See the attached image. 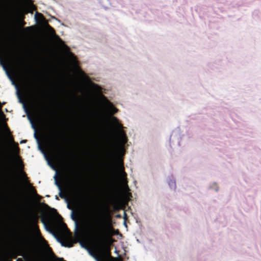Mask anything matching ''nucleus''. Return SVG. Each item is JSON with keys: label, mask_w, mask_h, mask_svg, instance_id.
Returning <instances> with one entry per match:
<instances>
[{"label": "nucleus", "mask_w": 261, "mask_h": 261, "mask_svg": "<svg viewBox=\"0 0 261 261\" xmlns=\"http://www.w3.org/2000/svg\"><path fill=\"white\" fill-rule=\"evenodd\" d=\"M86 229L87 233L97 241L114 233L111 219L105 216L103 213L99 216L88 214L86 217Z\"/></svg>", "instance_id": "1"}, {"label": "nucleus", "mask_w": 261, "mask_h": 261, "mask_svg": "<svg viewBox=\"0 0 261 261\" xmlns=\"http://www.w3.org/2000/svg\"><path fill=\"white\" fill-rule=\"evenodd\" d=\"M111 123L116 136V153L118 156L123 155L125 151L124 145L127 142L126 134L123 129V127L119 120L115 117L111 118Z\"/></svg>", "instance_id": "2"}, {"label": "nucleus", "mask_w": 261, "mask_h": 261, "mask_svg": "<svg viewBox=\"0 0 261 261\" xmlns=\"http://www.w3.org/2000/svg\"><path fill=\"white\" fill-rule=\"evenodd\" d=\"M91 254L96 261H121L120 258L111 257L109 251L100 246L95 247Z\"/></svg>", "instance_id": "3"}, {"label": "nucleus", "mask_w": 261, "mask_h": 261, "mask_svg": "<svg viewBox=\"0 0 261 261\" xmlns=\"http://www.w3.org/2000/svg\"><path fill=\"white\" fill-rule=\"evenodd\" d=\"M100 102L101 105L103 113L108 116L112 115L118 112V109L106 96H100Z\"/></svg>", "instance_id": "4"}, {"label": "nucleus", "mask_w": 261, "mask_h": 261, "mask_svg": "<svg viewBox=\"0 0 261 261\" xmlns=\"http://www.w3.org/2000/svg\"><path fill=\"white\" fill-rule=\"evenodd\" d=\"M58 43L62 49L65 55L70 62V64L74 68H77V62L74 55L69 51V48L66 46L64 42L60 39H58Z\"/></svg>", "instance_id": "5"}, {"label": "nucleus", "mask_w": 261, "mask_h": 261, "mask_svg": "<svg viewBox=\"0 0 261 261\" xmlns=\"http://www.w3.org/2000/svg\"><path fill=\"white\" fill-rule=\"evenodd\" d=\"M79 73L82 77L89 84L91 90H92L93 92H94L95 94L98 96L99 100L100 101V96L103 95L101 94V88L98 85L91 82L89 78L85 75V74L80 70H79Z\"/></svg>", "instance_id": "6"}, {"label": "nucleus", "mask_w": 261, "mask_h": 261, "mask_svg": "<svg viewBox=\"0 0 261 261\" xmlns=\"http://www.w3.org/2000/svg\"><path fill=\"white\" fill-rule=\"evenodd\" d=\"M32 229L34 237L38 243L44 249L46 250L49 249V248L47 246L46 241L41 237L40 232L38 229V227L35 224H33L32 225Z\"/></svg>", "instance_id": "7"}, {"label": "nucleus", "mask_w": 261, "mask_h": 261, "mask_svg": "<svg viewBox=\"0 0 261 261\" xmlns=\"http://www.w3.org/2000/svg\"><path fill=\"white\" fill-rule=\"evenodd\" d=\"M114 170V171L117 172V174L119 175L123 184L126 185V184H127V180H126V174L124 171V167L123 166V163H122V160H119L118 161L116 168L115 170Z\"/></svg>", "instance_id": "8"}, {"label": "nucleus", "mask_w": 261, "mask_h": 261, "mask_svg": "<svg viewBox=\"0 0 261 261\" xmlns=\"http://www.w3.org/2000/svg\"><path fill=\"white\" fill-rule=\"evenodd\" d=\"M25 261H42L39 256L35 252H30L23 256Z\"/></svg>", "instance_id": "9"}, {"label": "nucleus", "mask_w": 261, "mask_h": 261, "mask_svg": "<svg viewBox=\"0 0 261 261\" xmlns=\"http://www.w3.org/2000/svg\"><path fill=\"white\" fill-rule=\"evenodd\" d=\"M168 182L169 186L171 188V189H174L175 188L176 184H175V181L174 179H173V178L169 179L168 181Z\"/></svg>", "instance_id": "10"}, {"label": "nucleus", "mask_w": 261, "mask_h": 261, "mask_svg": "<svg viewBox=\"0 0 261 261\" xmlns=\"http://www.w3.org/2000/svg\"><path fill=\"white\" fill-rule=\"evenodd\" d=\"M35 17H36V19H37L38 21H39L40 22L43 23L44 21H45V19H44L43 16H42V14H41L40 13H36L35 15Z\"/></svg>", "instance_id": "11"}, {"label": "nucleus", "mask_w": 261, "mask_h": 261, "mask_svg": "<svg viewBox=\"0 0 261 261\" xmlns=\"http://www.w3.org/2000/svg\"><path fill=\"white\" fill-rule=\"evenodd\" d=\"M58 225H59V227H60L61 230L63 232L65 231L66 228H65L64 224H63L62 222H59Z\"/></svg>", "instance_id": "12"}, {"label": "nucleus", "mask_w": 261, "mask_h": 261, "mask_svg": "<svg viewBox=\"0 0 261 261\" xmlns=\"http://www.w3.org/2000/svg\"><path fill=\"white\" fill-rule=\"evenodd\" d=\"M108 208H109V204H106V205L103 206V210H104L105 211L108 210Z\"/></svg>", "instance_id": "13"}, {"label": "nucleus", "mask_w": 261, "mask_h": 261, "mask_svg": "<svg viewBox=\"0 0 261 261\" xmlns=\"http://www.w3.org/2000/svg\"><path fill=\"white\" fill-rule=\"evenodd\" d=\"M17 149H18V148H17V146H15L14 147V150H15V151H16V150H17Z\"/></svg>", "instance_id": "14"}, {"label": "nucleus", "mask_w": 261, "mask_h": 261, "mask_svg": "<svg viewBox=\"0 0 261 261\" xmlns=\"http://www.w3.org/2000/svg\"><path fill=\"white\" fill-rule=\"evenodd\" d=\"M32 193L33 194H36V192L34 189H32Z\"/></svg>", "instance_id": "15"}, {"label": "nucleus", "mask_w": 261, "mask_h": 261, "mask_svg": "<svg viewBox=\"0 0 261 261\" xmlns=\"http://www.w3.org/2000/svg\"><path fill=\"white\" fill-rule=\"evenodd\" d=\"M25 140H22L21 142H20V143H25Z\"/></svg>", "instance_id": "16"}, {"label": "nucleus", "mask_w": 261, "mask_h": 261, "mask_svg": "<svg viewBox=\"0 0 261 261\" xmlns=\"http://www.w3.org/2000/svg\"><path fill=\"white\" fill-rule=\"evenodd\" d=\"M58 230H57V233H60V232H58Z\"/></svg>", "instance_id": "17"}]
</instances>
